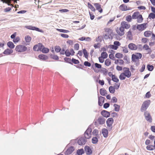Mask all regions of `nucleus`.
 I'll list each match as a JSON object with an SVG mask.
<instances>
[{"mask_svg":"<svg viewBox=\"0 0 155 155\" xmlns=\"http://www.w3.org/2000/svg\"><path fill=\"white\" fill-rule=\"evenodd\" d=\"M25 28L29 30H34L41 33H43L44 31L42 29H40L39 28L31 25H26L25 26Z\"/></svg>","mask_w":155,"mask_h":155,"instance_id":"obj_6","label":"nucleus"},{"mask_svg":"<svg viewBox=\"0 0 155 155\" xmlns=\"http://www.w3.org/2000/svg\"><path fill=\"white\" fill-rule=\"evenodd\" d=\"M57 30L61 32L64 33H68L69 32V31L66 30H64L63 29H61L57 28Z\"/></svg>","mask_w":155,"mask_h":155,"instance_id":"obj_42","label":"nucleus"},{"mask_svg":"<svg viewBox=\"0 0 155 155\" xmlns=\"http://www.w3.org/2000/svg\"><path fill=\"white\" fill-rule=\"evenodd\" d=\"M142 57V54L140 53H136L132 55L131 59L133 62H136V61H139Z\"/></svg>","mask_w":155,"mask_h":155,"instance_id":"obj_2","label":"nucleus"},{"mask_svg":"<svg viewBox=\"0 0 155 155\" xmlns=\"http://www.w3.org/2000/svg\"><path fill=\"white\" fill-rule=\"evenodd\" d=\"M114 45L117 49L118 48V47L120 45V43L118 41H115L114 42Z\"/></svg>","mask_w":155,"mask_h":155,"instance_id":"obj_46","label":"nucleus"},{"mask_svg":"<svg viewBox=\"0 0 155 155\" xmlns=\"http://www.w3.org/2000/svg\"><path fill=\"white\" fill-rule=\"evenodd\" d=\"M103 38L104 39L106 40H107L108 39H110V37L109 35V34H105L103 36Z\"/></svg>","mask_w":155,"mask_h":155,"instance_id":"obj_60","label":"nucleus"},{"mask_svg":"<svg viewBox=\"0 0 155 155\" xmlns=\"http://www.w3.org/2000/svg\"><path fill=\"white\" fill-rule=\"evenodd\" d=\"M132 19V16L130 15H128L126 17V20L128 22L131 21Z\"/></svg>","mask_w":155,"mask_h":155,"instance_id":"obj_51","label":"nucleus"},{"mask_svg":"<svg viewBox=\"0 0 155 155\" xmlns=\"http://www.w3.org/2000/svg\"><path fill=\"white\" fill-rule=\"evenodd\" d=\"M74 148L73 146H71L69 147L64 152L65 155H69L72 153L74 151Z\"/></svg>","mask_w":155,"mask_h":155,"instance_id":"obj_9","label":"nucleus"},{"mask_svg":"<svg viewBox=\"0 0 155 155\" xmlns=\"http://www.w3.org/2000/svg\"><path fill=\"white\" fill-rule=\"evenodd\" d=\"M121 25L124 28L128 29L130 27V24L125 21H122L121 23Z\"/></svg>","mask_w":155,"mask_h":155,"instance_id":"obj_19","label":"nucleus"},{"mask_svg":"<svg viewBox=\"0 0 155 155\" xmlns=\"http://www.w3.org/2000/svg\"><path fill=\"white\" fill-rule=\"evenodd\" d=\"M38 58L39 59L43 61H45L48 58V57L46 55L41 54L38 55Z\"/></svg>","mask_w":155,"mask_h":155,"instance_id":"obj_17","label":"nucleus"},{"mask_svg":"<svg viewBox=\"0 0 155 155\" xmlns=\"http://www.w3.org/2000/svg\"><path fill=\"white\" fill-rule=\"evenodd\" d=\"M111 64V61L109 59L106 60L105 61V64L107 66H109Z\"/></svg>","mask_w":155,"mask_h":155,"instance_id":"obj_44","label":"nucleus"},{"mask_svg":"<svg viewBox=\"0 0 155 155\" xmlns=\"http://www.w3.org/2000/svg\"><path fill=\"white\" fill-rule=\"evenodd\" d=\"M16 94L18 95H21V94L22 95L23 94L22 90L21 89L18 90L16 91Z\"/></svg>","mask_w":155,"mask_h":155,"instance_id":"obj_52","label":"nucleus"},{"mask_svg":"<svg viewBox=\"0 0 155 155\" xmlns=\"http://www.w3.org/2000/svg\"><path fill=\"white\" fill-rule=\"evenodd\" d=\"M98 139L96 137H93L92 139V142L93 144H96L98 142Z\"/></svg>","mask_w":155,"mask_h":155,"instance_id":"obj_35","label":"nucleus"},{"mask_svg":"<svg viewBox=\"0 0 155 155\" xmlns=\"http://www.w3.org/2000/svg\"><path fill=\"white\" fill-rule=\"evenodd\" d=\"M124 28L122 26H121L119 28V30H116L117 33L120 36L124 35Z\"/></svg>","mask_w":155,"mask_h":155,"instance_id":"obj_13","label":"nucleus"},{"mask_svg":"<svg viewBox=\"0 0 155 155\" xmlns=\"http://www.w3.org/2000/svg\"><path fill=\"white\" fill-rule=\"evenodd\" d=\"M94 5L96 9L100 13H101L103 12V9L101 8V6L100 4L98 3H95Z\"/></svg>","mask_w":155,"mask_h":155,"instance_id":"obj_15","label":"nucleus"},{"mask_svg":"<svg viewBox=\"0 0 155 155\" xmlns=\"http://www.w3.org/2000/svg\"><path fill=\"white\" fill-rule=\"evenodd\" d=\"M83 52L84 57L86 58H87L88 56L89 53L87 52L85 48L83 49Z\"/></svg>","mask_w":155,"mask_h":155,"instance_id":"obj_27","label":"nucleus"},{"mask_svg":"<svg viewBox=\"0 0 155 155\" xmlns=\"http://www.w3.org/2000/svg\"><path fill=\"white\" fill-rule=\"evenodd\" d=\"M65 54L66 56L69 57L71 55V53L69 51L68 49L66 50L65 51Z\"/></svg>","mask_w":155,"mask_h":155,"instance_id":"obj_54","label":"nucleus"},{"mask_svg":"<svg viewBox=\"0 0 155 155\" xmlns=\"http://www.w3.org/2000/svg\"><path fill=\"white\" fill-rule=\"evenodd\" d=\"M50 57L51 58L54 60H58L59 59L57 55L51 54L50 55Z\"/></svg>","mask_w":155,"mask_h":155,"instance_id":"obj_47","label":"nucleus"},{"mask_svg":"<svg viewBox=\"0 0 155 155\" xmlns=\"http://www.w3.org/2000/svg\"><path fill=\"white\" fill-rule=\"evenodd\" d=\"M105 98L102 96L98 97V104L100 106L103 105V103L104 102Z\"/></svg>","mask_w":155,"mask_h":155,"instance_id":"obj_12","label":"nucleus"},{"mask_svg":"<svg viewBox=\"0 0 155 155\" xmlns=\"http://www.w3.org/2000/svg\"><path fill=\"white\" fill-rule=\"evenodd\" d=\"M84 151L83 148L78 149L75 155H82L84 153Z\"/></svg>","mask_w":155,"mask_h":155,"instance_id":"obj_22","label":"nucleus"},{"mask_svg":"<svg viewBox=\"0 0 155 155\" xmlns=\"http://www.w3.org/2000/svg\"><path fill=\"white\" fill-rule=\"evenodd\" d=\"M100 94L103 96H105L107 94V91L104 88H101L100 90Z\"/></svg>","mask_w":155,"mask_h":155,"instance_id":"obj_23","label":"nucleus"},{"mask_svg":"<svg viewBox=\"0 0 155 155\" xmlns=\"http://www.w3.org/2000/svg\"><path fill=\"white\" fill-rule=\"evenodd\" d=\"M125 4H122L119 7L120 9L122 11H124L127 10H129V9H130V8H129L128 9H125Z\"/></svg>","mask_w":155,"mask_h":155,"instance_id":"obj_28","label":"nucleus"},{"mask_svg":"<svg viewBox=\"0 0 155 155\" xmlns=\"http://www.w3.org/2000/svg\"><path fill=\"white\" fill-rule=\"evenodd\" d=\"M20 40V38L18 37H16L13 40V42L15 43L18 42Z\"/></svg>","mask_w":155,"mask_h":155,"instance_id":"obj_56","label":"nucleus"},{"mask_svg":"<svg viewBox=\"0 0 155 155\" xmlns=\"http://www.w3.org/2000/svg\"><path fill=\"white\" fill-rule=\"evenodd\" d=\"M137 19V21L138 23H141L143 20L142 15L141 14L139 15Z\"/></svg>","mask_w":155,"mask_h":155,"instance_id":"obj_30","label":"nucleus"},{"mask_svg":"<svg viewBox=\"0 0 155 155\" xmlns=\"http://www.w3.org/2000/svg\"><path fill=\"white\" fill-rule=\"evenodd\" d=\"M101 114L104 117L107 118L110 117V113L109 112L103 110L101 112Z\"/></svg>","mask_w":155,"mask_h":155,"instance_id":"obj_14","label":"nucleus"},{"mask_svg":"<svg viewBox=\"0 0 155 155\" xmlns=\"http://www.w3.org/2000/svg\"><path fill=\"white\" fill-rule=\"evenodd\" d=\"M60 35L61 37L64 38H67L69 37L68 35L66 34L61 33Z\"/></svg>","mask_w":155,"mask_h":155,"instance_id":"obj_62","label":"nucleus"},{"mask_svg":"<svg viewBox=\"0 0 155 155\" xmlns=\"http://www.w3.org/2000/svg\"><path fill=\"white\" fill-rule=\"evenodd\" d=\"M150 103V101L147 100L144 101L142 104L140 109L141 112L144 111V115L146 120L150 123L152 122V119L150 113L146 111Z\"/></svg>","mask_w":155,"mask_h":155,"instance_id":"obj_1","label":"nucleus"},{"mask_svg":"<svg viewBox=\"0 0 155 155\" xmlns=\"http://www.w3.org/2000/svg\"><path fill=\"white\" fill-rule=\"evenodd\" d=\"M109 90L110 92L111 93L114 94L115 91V90L114 87L110 86L109 88Z\"/></svg>","mask_w":155,"mask_h":155,"instance_id":"obj_31","label":"nucleus"},{"mask_svg":"<svg viewBox=\"0 0 155 155\" xmlns=\"http://www.w3.org/2000/svg\"><path fill=\"white\" fill-rule=\"evenodd\" d=\"M108 48L114 50H116L117 49L116 48L114 45H110L108 46Z\"/></svg>","mask_w":155,"mask_h":155,"instance_id":"obj_55","label":"nucleus"},{"mask_svg":"<svg viewBox=\"0 0 155 155\" xmlns=\"http://www.w3.org/2000/svg\"><path fill=\"white\" fill-rule=\"evenodd\" d=\"M128 48L131 50H135L137 49V45L133 43H130L128 45Z\"/></svg>","mask_w":155,"mask_h":155,"instance_id":"obj_16","label":"nucleus"},{"mask_svg":"<svg viewBox=\"0 0 155 155\" xmlns=\"http://www.w3.org/2000/svg\"><path fill=\"white\" fill-rule=\"evenodd\" d=\"M114 121V119L112 117L109 118L106 121V124L109 131H110L112 129L113 127L112 124Z\"/></svg>","mask_w":155,"mask_h":155,"instance_id":"obj_3","label":"nucleus"},{"mask_svg":"<svg viewBox=\"0 0 155 155\" xmlns=\"http://www.w3.org/2000/svg\"><path fill=\"white\" fill-rule=\"evenodd\" d=\"M97 121L100 124L102 125L104 124L105 119L102 117H100L97 119Z\"/></svg>","mask_w":155,"mask_h":155,"instance_id":"obj_18","label":"nucleus"},{"mask_svg":"<svg viewBox=\"0 0 155 155\" xmlns=\"http://www.w3.org/2000/svg\"><path fill=\"white\" fill-rule=\"evenodd\" d=\"M147 149L149 150H153L155 149V147L152 145H149L146 147Z\"/></svg>","mask_w":155,"mask_h":155,"instance_id":"obj_34","label":"nucleus"},{"mask_svg":"<svg viewBox=\"0 0 155 155\" xmlns=\"http://www.w3.org/2000/svg\"><path fill=\"white\" fill-rule=\"evenodd\" d=\"M27 48V47L23 45H19L16 46L15 50L17 51L21 52L25 51Z\"/></svg>","mask_w":155,"mask_h":155,"instance_id":"obj_4","label":"nucleus"},{"mask_svg":"<svg viewBox=\"0 0 155 155\" xmlns=\"http://www.w3.org/2000/svg\"><path fill=\"white\" fill-rule=\"evenodd\" d=\"M126 69V70L124 71V73L125 74V76L127 78H129L131 76V72L129 70V68L124 67L123 69Z\"/></svg>","mask_w":155,"mask_h":155,"instance_id":"obj_11","label":"nucleus"},{"mask_svg":"<svg viewBox=\"0 0 155 155\" xmlns=\"http://www.w3.org/2000/svg\"><path fill=\"white\" fill-rule=\"evenodd\" d=\"M7 45L11 49H13L15 47V45L11 41H9L7 42Z\"/></svg>","mask_w":155,"mask_h":155,"instance_id":"obj_25","label":"nucleus"},{"mask_svg":"<svg viewBox=\"0 0 155 155\" xmlns=\"http://www.w3.org/2000/svg\"><path fill=\"white\" fill-rule=\"evenodd\" d=\"M140 13L139 12L137 11L134 12L132 15V18L133 19H136L137 18L139 15H140Z\"/></svg>","mask_w":155,"mask_h":155,"instance_id":"obj_24","label":"nucleus"},{"mask_svg":"<svg viewBox=\"0 0 155 155\" xmlns=\"http://www.w3.org/2000/svg\"><path fill=\"white\" fill-rule=\"evenodd\" d=\"M148 40V39L147 38H142L141 40L142 42L144 43H146Z\"/></svg>","mask_w":155,"mask_h":155,"instance_id":"obj_63","label":"nucleus"},{"mask_svg":"<svg viewBox=\"0 0 155 155\" xmlns=\"http://www.w3.org/2000/svg\"><path fill=\"white\" fill-rule=\"evenodd\" d=\"M112 80L114 82L118 83L119 81V79L117 77L114 75L113 77H112Z\"/></svg>","mask_w":155,"mask_h":155,"instance_id":"obj_40","label":"nucleus"},{"mask_svg":"<svg viewBox=\"0 0 155 155\" xmlns=\"http://www.w3.org/2000/svg\"><path fill=\"white\" fill-rule=\"evenodd\" d=\"M64 60L66 62L68 63L71 64H73L71 62V59L68 58L66 57L64 59Z\"/></svg>","mask_w":155,"mask_h":155,"instance_id":"obj_41","label":"nucleus"},{"mask_svg":"<svg viewBox=\"0 0 155 155\" xmlns=\"http://www.w3.org/2000/svg\"><path fill=\"white\" fill-rule=\"evenodd\" d=\"M144 35L146 37H149L151 35V32L150 31H145L144 32Z\"/></svg>","mask_w":155,"mask_h":155,"instance_id":"obj_45","label":"nucleus"},{"mask_svg":"<svg viewBox=\"0 0 155 155\" xmlns=\"http://www.w3.org/2000/svg\"><path fill=\"white\" fill-rule=\"evenodd\" d=\"M108 56V54L107 53L105 52H103L101 54V58H103L105 59Z\"/></svg>","mask_w":155,"mask_h":155,"instance_id":"obj_36","label":"nucleus"},{"mask_svg":"<svg viewBox=\"0 0 155 155\" xmlns=\"http://www.w3.org/2000/svg\"><path fill=\"white\" fill-rule=\"evenodd\" d=\"M84 66L87 67H90L91 65V63L88 61H85L84 64Z\"/></svg>","mask_w":155,"mask_h":155,"instance_id":"obj_57","label":"nucleus"},{"mask_svg":"<svg viewBox=\"0 0 155 155\" xmlns=\"http://www.w3.org/2000/svg\"><path fill=\"white\" fill-rule=\"evenodd\" d=\"M98 130L97 129H94L92 132V134L94 136H97L98 135Z\"/></svg>","mask_w":155,"mask_h":155,"instance_id":"obj_58","label":"nucleus"},{"mask_svg":"<svg viewBox=\"0 0 155 155\" xmlns=\"http://www.w3.org/2000/svg\"><path fill=\"white\" fill-rule=\"evenodd\" d=\"M103 37L101 36H99L96 39V41L97 42H101Z\"/></svg>","mask_w":155,"mask_h":155,"instance_id":"obj_61","label":"nucleus"},{"mask_svg":"<svg viewBox=\"0 0 155 155\" xmlns=\"http://www.w3.org/2000/svg\"><path fill=\"white\" fill-rule=\"evenodd\" d=\"M123 54L120 53H117L115 54V57L118 58H123Z\"/></svg>","mask_w":155,"mask_h":155,"instance_id":"obj_48","label":"nucleus"},{"mask_svg":"<svg viewBox=\"0 0 155 155\" xmlns=\"http://www.w3.org/2000/svg\"><path fill=\"white\" fill-rule=\"evenodd\" d=\"M91 128L88 127L84 133V137L87 139H89L91 137Z\"/></svg>","mask_w":155,"mask_h":155,"instance_id":"obj_5","label":"nucleus"},{"mask_svg":"<svg viewBox=\"0 0 155 155\" xmlns=\"http://www.w3.org/2000/svg\"><path fill=\"white\" fill-rule=\"evenodd\" d=\"M147 68L148 71H151L153 70L154 67L153 65L150 64H148L147 65Z\"/></svg>","mask_w":155,"mask_h":155,"instance_id":"obj_29","label":"nucleus"},{"mask_svg":"<svg viewBox=\"0 0 155 155\" xmlns=\"http://www.w3.org/2000/svg\"><path fill=\"white\" fill-rule=\"evenodd\" d=\"M102 132L103 136L104 137L106 138L108 136V130L106 128H103L102 130Z\"/></svg>","mask_w":155,"mask_h":155,"instance_id":"obj_21","label":"nucleus"},{"mask_svg":"<svg viewBox=\"0 0 155 155\" xmlns=\"http://www.w3.org/2000/svg\"><path fill=\"white\" fill-rule=\"evenodd\" d=\"M148 18L150 19H154L155 18V14L151 13L149 14L148 15Z\"/></svg>","mask_w":155,"mask_h":155,"instance_id":"obj_49","label":"nucleus"},{"mask_svg":"<svg viewBox=\"0 0 155 155\" xmlns=\"http://www.w3.org/2000/svg\"><path fill=\"white\" fill-rule=\"evenodd\" d=\"M147 24V23H144L138 25L137 26V29L139 31H142L147 28L146 25Z\"/></svg>","mask_w":155,"mask_h":155,"instance_id":"obj_8","label":"nucleus"},{"mask_svg":"<svg viewBox=\"0 0 155 155\" xmlns=\"http://www.w3.org/2000/svg\"><path fill=\"white\" fill-rule=\"evenodd\" d=\"M55 51L56 52H60L61 50V48L58 45H56L54 47Z\"/></svg>","mask_w":155,"mask_h":155,"instance_id":"obj_43","label":"nucleus"},{"mask_svg":"<svg viewBox=\"0 0 155 155\" xmlns=\"http://www.w3.org/2000/svg\"><path fill=\"white\" fill-rule=\"evenodd\" d=\"M31 39V38L29 35H27L25 37V40L27 43H29Z\"/></svg>","mask_w":155,"mask_h":155,"instance_id":"obj_38","label":"nucleus"},{"mask_svg":"<svg viewBox=\"0 0 155 155\" xmlns=\"http://www.w3.org/2000/svg\"><path fill=\"white\" fill-rule=\"evenodd\" d=\"M84 152L87 155H91L92 153V151L89 146L86 145L84 147Z\"/></svg>","mask_w":155,"mask_h":155,"instance_id":"obj_10","label":"nucleus"},{"mask_svg":"<svg viewBox=\"0 0 155 155\" xmlns=\"http://www.w3.org/2000/svg\"><path fill=\"white\" fill-rule=\"evenodd\" d=\"M13 51L12 49L9 48H7L5 49L3 52V54L6 55H8L12 53Z\"/></svg>","mask_w":155,"mask_h":155,"instance_id":"obj_20","label":"nucleus"},{"mask_svg":"<svg viewBox=\"0 0 155 155\" xmlns=\"http://www.w3.org/2000/svg\"><path fill=\"white\" fill-rule=\"evenodd\" d=\"M74 49L75 50H78L79 49V45L78 43L75 44L74 45Z\"/></svg>","mask_w":155,"mask_h":155,"instance_id":"obj_64","label":"nucleus"},{"mask_svg":"<svg viewBox=\"0 0 155 155\" xmlns=\"http://www.w3.org/2000/svg\"><path fill=\"white\" fill-rule=\"evenodd\" d=\"M87 5L88 8L90 9L92 11L95 12V9L94 6L89 2H88Z\"/></svg>","mask_w":155,"mask_h":155,"instance_id":"obj_32","label":"nucleus"},{"mask_svg":"<svg viewBox=\"0 0 155 155\" xmlns=\"http://www.w3.org/2000/svg\"><path fill=\"white\" fill-rule=\"evenodd\" d=\"M124 60L126 61V63L127 64H128L130 63V59L129 58H128L127 56L125 55L124 58Z\"/></svg>","mask_w":155,"mask_h":155,"instance_id":"obj_53","label":"nucleus"},{"mask_svg":"<svg viewBox=\"0 0 155 155\" xmlns=\"http://www.w3.org/2000/svg\"><path fill=\"white\" fill-rule=\"evenodd\" d=\"M38 48L37 49V51H41L42 49L45 47L41 43H39L38 44Z\"/></svg>","mask_w":155,"mask_h":155,"instance_id":"obj_26","label":"nucleus"},{"mask_svg":"<svg viewBox=\"0 0 155 155\" xmlns=\"http://www.w3.org/2000/svg\"><path fill=\"white\" fill-rule=\"evenodd\" d=\"M71 62L75 64H78L80 62L78 60L73 58L71 59Z\"/></svg>","mask_w":155,"mask_h":155,"instance_id":"obj_50","label":"nucleus"},{"mask_svg":"<svg viewBox=\"0 0 155 155\" xmlns=\"http://www.w3.org/2000/svg\"><path fill=\"white\" fill-rule=\"evenodd\" d=\"M114 110L116 112H118L120 109V107L117 104H114Z\"/></svg>","mask_w":155,"mask_h":155,"instance_id":"obj_33","label":"nucleus"},{"mask_svg":"<svg viewBox=\"0 0 155 155\" xmlns=\"http://www.w3.org/2000/svg\"><path fill=\"white\" fill-rule=\"evenodd\" d=\"M49 51V49L47 48L44 47L43 49H42L41 52L44 54L48 53Z\"/></svg>","mask_w":155,"mask_h":155,"instance_id":"obj_39","label":"nucleus"},{"mask_svg":"<svg viewBox=\"0 0 155 155\" xmlns=\"http://www.w3.org/2000/svg\"><path fill=\"white\" fill-rule=\"evenodd\" d=\"M87 142V139L84 137H80L78 141V143L79 145H84Z\"/></svg>","mask_w":155,"mask_h":155,"instance_id":"obj_7","label":"nucleus"},{"mask_svg":"<svg viewBox=\"0 0 155 155\" xmlns=\"http://www.w3.org/2000/svg\"><path fill=\"white\" fill-rule=\"evenodd\" d=\"M110 105V104L109 103H106L104 104L103 107L105 109H107L109 107Z\"/></svg>","mask_w":155,"mask_h":155,"instance_id":"obj_59","label":"nucleus"},{"mask_svg":"<svg viewBox=\"0 0 155 155\" xmlns=\"http://www.w3.org/2000/svg\"><path fill=\"white\" fill-rule=\"evenodd\" d=\"M126 77L125 74L122 73L119 75V78L120 80H124L125 79Z\"/></svg>","mask_w":155,"mask_h":155,"instance_id":"obj_37","label":"nucleus"}]
</instances>
